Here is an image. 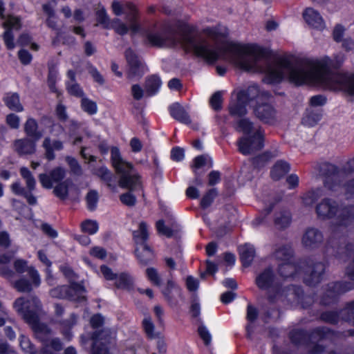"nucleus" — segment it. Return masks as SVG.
I'll list each match as a JSON object with an SVG mask.
<instances>
[{"instance_id": "obj_1", "label": "nucleus", "mask_w": 354, "mask_h": 354, "mask_svg": "<svg viewBox=\"0 0 354 354\" xmlns=\"http://www.w3.org/2000/svg\"><path fill=\"white\" fill-rule=\"evenodd\" d=\"M227 61L248 72L265 73L263 80L267 84H277L287 79L295 85L316 84L354 95V74L332 72L343 63L342 56L304 59L295 62L281 57L271 62L266 51L259 46L227 43Z\"/></svg>"}, {"instance_id": "obj_2", "label": "nucleus", "mask_w": 354, "mask_h": 354, "mask_svg": "<svg viewBox=\"0 0 354 354\" xmlns=\"http://www.w3.org/2000/svg\"><path fill=\"white\" fill-rule=\"evenodd\" d=\"M13 306L17 313L28 324L35 332L36 336L44 342V349L46 351L48 348L55 351H60L63 348V343L58 337H53L47 340L44 336L51 334V329L45 324L39 322V316L42 313V305L40 300L35 296L26 299L19 297L15 300Z\"/></svg>"}, {"instance_id": "obj_3", "label": "nucleus", "mask_w": 354, "mask_h": 354, "mask_svg": "<svg viewBox=\"0 0 354 354\" xmlns=\"http://www.w3.org/2000/svg\"><path fill=\"white\" fill-rule=\"evenodd\" d=\"M315 212L317 218L322 221L335 218L331 226L332 238L328 241V245L332 247L336 243L333 239L338 235L339 231L342 228H347L354 225V205L341 207L337 201L324 198L317 204Z\"/></svg>"}, {"instance_id": "obj_4", "label": "nucleus", "mask_w": 354, "mask_h": 354, "mask_svg": "<svg viewBox=\"0 0 354 354\" xmlns=\"http://www.w3.org/2000/svg\"><path fill=\"white\" fill-rule=\"evenodd\" d=\"M236 129L247 136H243L237 142L239 151L243 155L254 154L264 146V131L248 118H244L236 122Z\"/></svg>"}, {"instance_id": "obj_5", "label": "nucleus", "mask_w": 354, "mask_h": 354, "mask_svg": "<svg viewBox=\"0 0 354 354\" xmlns=\"http://www.w3.org/2000/svg\"><path fill=\"white\" fill-rule=\"evenodd\" d=\"M111 159L115 172L120 176L118 183L120 187L133 190L140 186V175L131 163L121 157L118 147L111 148Z\"/></svg>"}, {"instance_id": "obj_6", "label": "nucleus", "mask_w": 354, "mask_h": 354, "mask_svg": "<svg viewBox=\"0 0 354 354\" xmlns=\"http://www.w3.org/2000/svg\"><path fill=\"white\" fill-rule=\"evenodd\" d=\"M269 96V92L260 90L257 85H251L247 89L238 92L236 99L231 100L228 106L229 113L234 118L243 117L248 113L247 106L250 101L267 99Z\"/></svg>"}, {"instance_id": "obj_7", "label": "nucleus", "mask_w": 354, "mask_h": 354, "mask_svg": "<svg viewBox=\"0 0 354 354\" xmlns=\"http://www.w3.org/2000/svg\"><path fill=\"white\" fill-rule=\"evenodd\" d=\"M274 255L275 259L281 262L279 263L278 272L284 278L292 277L299 272L304 265V261L295 263L292 250L288 245L279 246L276 249Z\"/></svg>"}, {"instance_id": "obj_8", "label": "nucleus", "mask_w": 354, "mask_h": 354, "mask_svg": "<svg viewBox=\"0 0 354 354\" xmlns=\"http://www.w3.org/2000/svg\"><path fill=\"white\" fill-rule=\"evenodd\" d=\"M322 170L326 176L324 186L332 192L337 191L340 187L339 178L344 174L348 175L354 172V158L346 163L342 171H339L334 165L328 163L323 164Z\"/></svg>"}, {"instance_id": "obj_9", "label": "nucleus", "mask_w": 354, "mask_h": 354, "mask_svg": "<svg viewBox=\"0 0 354 354\" xmlns=\"http://www.w3.org/2000/svg\"><path fill=\"white\" fill-rule=\"evenodd\" d=\"M19 172L21 177L26 181L27 189L22 187L19 182L17 181L12 184L11 190L16 195L23 196L26 199L29 205H35L37 204V200L31 192L35 189L36 180L30 171L27 167H21Z\"/></svg>"}, {"instance_id": "obj_10", "label": "nucleus", "mask_w": 354, "mask_h": 354, "mask_svg": "<svg viewBox=\"0 0 354 354\" xmlns=\"http://www.w3.org/2000/svg\"><path fill=\"white\" fill-rule=\"evenodd\" d=\"M334 255L342 262H348L346 268V274L354 281V245L351 243H341L334 250Z\"/></svg>"}, {"instance_id": "obj_11", "label": "nucleus", "mask_w": 354, "mask_h": 354, "mask_svg": "<svg viewBox=\"0 0 354 354\" xmlns=\"http://www.w3.org/2000/svg\"><path fill=\"white\" fill-rule=\"evenodd\" d=\"M271 95L268 98H260L255 100L257 101V105L254 108V113L255 116L264 123H272L277 120V112L276 109L270 104L266 101L268 100Z\"/></svg>"}, {"instance_id": "obj_12", "label": "nucleus", "mask_w": 354, "mask_h": 354, "mask_svg": "<svg viewBox=\"0 0 354 354\" xmlns=\"http://www.w3.org/2000/svg\"><path fill=\"white\" fill-rule=\"evenodd\" d=\"M111 338L109 329L95 331L91 337L93 341L92 354H109L108 344H110Z\"/></svg>"}, {"instance_id": "obj_13", "label": "nucleus", "mask_w": 354, "mask_h": 354, "mask_svg": "<svg viewBox=\"0 0 354 354\" xmlns=\"http://www.w3.org/2000/svg\"><path fill=\"white\" fill-rule=\"evenodd\" d=\"M112 10L113 13L117 15H121L123 13L127 14V21L129 23V28L133 32H137L139 30V25L136 22L137 11L135 6L127 3L124 5L121 4L118 1L112 3Z\"/></svg>"}, {"instance_id": "obj_14", "label": "nucleus", "mask_w": 354, "mask_h": 354, "mask_svg": "<svg viewBox=\"0 0 354 354\" xmlns=\"http://www.w3.org/2000/svg\"><path fill=\"white\" fill-rule=\"evenodd\" d=\"M125 57L128 64L127 75L130 79L140 77L146 71V67L138 56L131 48L125 51Z\"/></svg>"}, {"instance_id": "obj_15", "label": "nucleus", "mask_w": 354, "mask_h": 354, "mask_svg": "<svg viewBox=\"0 0 354 354\" xmlns=\"http://www.w3.org/2000/svg\"><path fill=\"white\" fill-rule=\"evenodd\" d=\"M323 232L316 227H308L301 239L303 246L308 250L318 248L324 242Z\"/></svg>"}, {"instance_id": "obj_16", "label": "nucleus", "mask_w": 354, "mask_h": 354, "mask_svg": "<svg viewBox=\"0 0 354 354\" xmlns=\"http://www.w3.org/2000/svg\"><path fill=\"white\" fill-rule=\"evenodd\" d=\"M325 271V265L322 262H317L310 265L305 271L304 282L308 286H315L319 283L323 277Z\"/></svg>"}, {"instance_id": "obj_17", "label": "nucleus", "mask_w": 354, "mask_h": 354, "mask_svg": "<svg viewBox=\"0 0 354 354\" xmlns=\"http://www.w3.org/2000/svg\"><path fill=\"white\" fill-rule=\"evenodd\" d=\"M66 176L65 169L57 167L52 169L48 174H40L39 180L46 189H51L53 183L61 182Z\"/></svg>"}, {"instance_id": "obj_18", "label": "nucleus", "mask_w": 354, "mask_h": 354, "mask_svg": "<svg viewBox=\"0 0 354 354\" xmlns=\"http://www.w3.org/2000/svg\"><path fill=\"white\" fill-rule=\"evenodd\" d=\"M36 142L28 137L17 139L13 142V150L20 156L32 155L36 152Z\"/></svg>"}, {"instance_id": "obj_19", "label": "nucleus", "mask_w": 354, "mask_h": 354, "mask_svg": "<svg viewBox=\"0 0 354 354\" xmlns=\"http://www.w3.org/2000/svg\"><path fill=\"white\" fill-rule=\"evenodd\" d=\"M44 149V157L49 161L55 158V151H61L64 149V143L59 140H52L50 137H46L41 145Z\"/></svg>"}, {"instance_id": "obj_20", "label": "nucleus", "mask_w": 354, "mask_h": 354, "mask_svg": "<svg viewBox=\"0 0 354 354\" xmlns=\"http://www.w3.org/2000/svg\"><path fill=\"white\" fill-rule=\"evenodd\" d=\"M83 286L79 283H72L70 286H59L51 289L49 292L52 297L57 299L71 298V291L82 292Z\"/></svg>"}, {"instance_id": "obj_21", "label": "nucleus", "mask_w": 354, "mask_h": 354, "mask_svg": "<svg viewBox=\"0 0 354 354\" xmlns=\"http://www.w3.org/2000/svg\"><path fill=\"white\" fill-rule=\"evenodd\" d=\"M303 17L305 21L312 28L322 30L325 28V23L320 14L311 8H306Z\"/></svg>"}, {"instance_id": "obj_22", "label": "nucleus", "mask_w": 354, "mask_h": 354, "mask_svg": "<svg viewBox=\"0 0 354 354\" xmlns=\"http://www.w3.org/2000/svg\"><path fill=\"white\" fill-rule=\"evenodd\" d=\"M353 288V284L350 282L334 283L329 286V289L327 292V296L330 297V299L327 300L324 297L322 302L325 305H328L335 299L337 295L350 290Z\"/></svg>"}, {"instance_id": "obj_23", "label": "nucleus", "mask_w": 354, "mask_h": 354, "mask_svg": "<svg viewBox=\"0 0 354 354\" xmlns=\"http://www.w3.org/2000/svg\"><path fill=\"white\" fill-rule=\"evenodd\" d=\"M163 294L167 301L171 305L177 304V297H182L181 289L173 281L168 280L166 286L162 289Z\"/></svg>"}, {"instance_id": "obj_24", "label": "nucleus", "mask_w": 354, "mask_h": 354, "mask_svg": "<svg viewBox=\"0 0 354 354\" xmlns=\"http://www.w3.org/2000/svg\"><path fill=\"white\" fill-rule=\"evenodd\" d=\"M94 174L104 181L111 190L116 192V178L107 167H101L96 169Z\"/></svg>"}, {"instance_id": "obj_25", "label": "nucleus", "mask_w": 354, "mask_h": 354, "mask_svg": "<svg viewBox=\"0 0 354 354\" xmlns=\"http://www.w3.org/2000/svg\"><path fill=\"white\" fill-rule=\"evenodd\" d=\"M24 131L28 138L38 141L43 136V132L39 130L37 120L32 118H28L24 125Z\"/></svg>"}, {"instance_id": "obj_26", "label": "nucleus", "mask_w": 354, "mask_h": 354, "mask_svg": "<svg viewBox=\"0 0 354 354\" xmlns=\"http://www.w3.org/2000/svg\"><path fill=\"white\" fill-rule=\"evenodd\" d=\"M68 80L66 82V89L71 95L77 97H83L84 91L81 86L77 83L75 80V72L69 70L67 72Z\"/></svg>"}, {"instance_id": "obj_27", "label": "nucleus", "mask_w": 354, "mask_h": 354, "mask_svg": "<svg viewBox=\"0 0 354 354\" xmlns=\"http://www.w3.org/2000/svg\"><path fill=\"white\" fill-rule=\"evenodd\" d=\"M169 113L172 118L180 122L188 124L191 123V119L184 109L178 103H174L169 106Z\"/></svg>"}, {"instance_id": "obj_28", "label": "nucleus", "mask_w": 354, "mask_h": 354, "mask_svg": "<svg viewBox=\"0 0 354 354\" xmlns=\"http://www.w3.org/2000/svg\"><path fill=\"white\" fill-rule=\"evenodd\" d=\"M77 316L72 313L68 319H64L59 322L61 326V333L65 339L70 341L73 337L71 328L77 324Z\"/></svg>"}, {"instance_id": "obj_29", "label": "nucleus", "mask_w": 354, "mask_h": 354, "mask_svg": "<svg viewBox=\"0 0 354 354\" xmlns=\"http://www.w3.org/2000/svg\"><path fill=\"white\" fill-rule=\"evenodd\" d=\"M239 251L243 265L244 266H249L255 256V249L254 246L251 244L245 243L239 246Z\"/></svg>"}, {"instance_id": "obj_30", "label": "nucleus", "mask_w": 354, "mask_h": 354, "mask_svg": "<svg viewBox=\"0 0 354 354\" xmlns=\"http://www.w3.org/2000/svg\"><path fill=\"white\" fill-rule=\"evenodd\" d=\"M273 279V271L268 268L256 277V284L261 289H267L272 285Z\"/></svg>"}, {"instance_id": "obj_31", "label": "nucleus", "mask_w": 354, "mask_h": 354, "mask_svg": "<svg viewBox=\"0 0 354 354\" xmlns=\"http://www.w3.org/2000/svg\"><path fill=\"white\" fill-rule=\"evenodd\" d=\"M290 165L283 160L277 161L272 167L270 176L274 180H278L283 177L290 171Z\"/></svg>"}, {"instance_id": "obj_32", "label": "nucleus", "mask_w": 354, "mask_h": 354, "mask_svg": "<svg viewBox=\"0 0 354 354\" xmlns=\"http://www.w3.org/2000/svg\"><path fill=\"white\" fill-rule=\"evenodd\" d=\"M136 254L140 263L143 266L147 265L153 259V253L147 244L137 246Z\"/></svg>"}, {"instance_id": "obj_33", "label": "nucleus", "mask_w": 354, "mask_h": 354, "mask_svg": "<svg viewBox=\"0 0 354 354\" xmlns=\"http://www.w3.org/2000/svg\"><path fill=\"white\" fill-rule=\"evenodd\" d=\"M161 84V80L156 75H152L147 77L145 88L147 95H155L160 89Z\"/></svg>"}, {"instance_id": "obj_34", "label": "nucleus", "mask_w": 354, "mask_h": 354, "mask_svg": "<svg viewBox=\"0 0 354 354\" xmlns=\"http://www.w3.org/2000/svg\"><path fill=\"white\" fill-rule=\"evenodd\" d=\"M291 223V215L288 210H281L274 214V223L276 227L284 229Z\"/></svg>"}, {"instance_id": "obj_35", "label": "nucleus", "mask_w": 354, "mask_h": 354, "mask_svg": "<svg viewBox=\"0 0 354 354\" xmlns=\"http://www.w3.org/2000/svg\"><path fill=\"white\" fill-rule=\"evenodd\" d=\"M6 105L12 111L21 112L24 110L17 93H8L3 97Z\"/></svg>"}, {"instance_id": "obj_36", "label": "nucleus", "mask_w": 354, "mask_h": 354, "mask_svg": "<svg viewBox=\"0 0 354 354\" xmlns=\"http://www.w3.org/2000/svg\"><path fill=\"white\" fill-rule=\"evenodd\" d=\"M133 236L137 246L146 245V241L148 238L147 224L141 222L139 225V229L133 232Z\"/></svg>"}, {"instance_id": "obj_37", "label": "nucleus", "mask_w": 354, "mask_h": 354, "mask_svg": "<svg viewBox=\"0 0 354 354\" xmlns=\"http://www.w3.org/2000/svg\"><path fill=\"white\" fill-rule=\"evenodd\" d=\"M72 185V182L67 179L57 185L53 189V193L59 199L65 200L67 198L68 195L69 187Z\"/></svg>"}, {"instance_id": "obj_38", "label": "nucleus", "mask_w": 354, "mask_h": 354, "mask_svg": "<svg viewBox=\"0 0 354 354\" xmlns=\"http://www.w3.org/2000/svg\"><path fill=\"white\" fill-rule=\"evenodd\" d=\"M324 195L321 189H315L304 194L302 201L306 206H312L319 198Z\"/></svg>"}, {"instance_id": "obj_39", "label": "nucleus", "mask_w": 354, "mask_h": 354, "mask_svg": "<svg viewBox=\"0 0 354 354\" xmlns=\"http://www.w3.org/2000/svg\"><path fill=\"white\" fill-rule=\"evenodd\" d=\"M147 39L148 42L154 46L161 47L166 44V36L161 32H149L147 33Z\"/></svg>"}, {"instance_id": "obj_40", "label": "nucleus", "mask_w": 354, "mask_h": 354, "mask_svg": "<svg viewBox=\"0 0 354 354\" xmlns=\"http://www.w3.org/2000/svg\"><path fill=\"white\" fill-rule=\"evenodd\" d=\"M115 286L120 289H129L133 285V279L127 273L122 272L119 275L117 274L115 279Z\"/></svg>"}, {"instance_id": "obj_41", "label": "nucleus", "mask_w": 354, "mask_h": 354, "mask_svg": "<svg viewBox=\"0 0 354 354\" xmlns=\"http://www.w3.org/2000/svg\"><path fill=\"white\" fill-rule=\"evenodd\" d=\"M342 319L354 324V300L348 303L346 307L340 311Z\"/></svg>"}, {"instance_id": "obj_42", "label": "nucleus", "mask_w": 354, "mask_h": 354, "mask_svg": "<svg viewBox=\"0 0 354 354\" xmlns=\"http://www.w3.org/2000/svg\"><path fill=\"white\" fill-rule=\"evenodd\" d=\"M81 107L84 111L89 115H94L97 111L96 103L86 97H83L82 98Z\"/></svg>"}, {"instance_id": "obj_43", "label": "nucleus", "mask_w": 354, "mask_h": 354, "mask_svg": "<svg viewBox=\"0 0 354 354\" xmlns=\"http://www.w3.org/2000/svg\"><path fill=\"white\" fill-rule=\"evenodd\" d=\"M97 21L100 24H102L104 28H109L111 24L106 12L104 7L98 6L96 11Z\"/></svg>"}, {"instance_id": "obj_44", "label": "nucleus", "mask_w": 354, "mask_h": 354, "mask_svg": "<svg viewBox=\"0 0 354 354\" xmlns=\"http://www.w3.org/2000/svg\"><path fill=\"white\" fill-rule=\"evenodd\" d=\"M19 345L21 349L26 353L35 354V348L30 339L24 335L19 336Z\"/></svg>"}, {"instance_id": "obj_45", "label": "nucleus", "mask_w": 354, "mask_h": 354, "mask_svg": "<svg viewBox=\"0 0 354 354\" xmlns=\"http://www.w3.org/2000/svg\"><path fill=\"white\" fill-rule=\"evenodd\" d=\"M146 274L148 279L155 286H160L162 284L161 277L154 268H149L146 270Z\"/></svg>"}, {"instance_id": "obj_46", "label": "nucleus", "mask_w": 354, "mask_h": 354, "mask_svg": "<svg viewBox=\"0 0 354 354\" xmlns=\"http://www.w3.org/2000/svg\"><path fill=\"white\" fill-rule=\"evenodd\" d=\"M81 227L83 232L94 234L98 230V223L95 221L86 220L82 223Z\"/></svg>"}, {"instance_id": "obj_47", "label": "nucleus", "mask_w": 354, "mask_h": 354, "mask_svg": "<svg viewBox=\"0 0 354 354\" xmlns=\"http://www.w3.org/2000/svg\"><path fill=\"white\" fill-rule=\"evenodd\" d=\"M217 196L216 189H209L202 198L201 205L203 208L208 207L213 202L214 198Z\"/></svg>"}, {"instance_id": "obj_48", "label": "nucleus", "mask_w": 354, "mask_h": 354, "mask_svg": "<svg viewBox=\"0 0 354 354\" xmlns=\"http://www.w3.org/2000/svg\"><path fill=\"white\" fill-rule=\"evenodd\" d=\"M66 160L68 165H69V167L73 174L78 176L82 175L83 171L82 167L78 163L76 159L70 156H67L66 158Z\"/></svg>"}, {"instance_id": "obj_49", "label": "nucleus", "mask_w": 354, "mask_h": 354, "mask_svg": "<svg viewBox=\"0 0 354 354\" xmlns=\"http://www.w3.org/2000/svg\"><path fill=\"white\" fill-rule=\"evenodd\" d=\"M86 201L87 207L89 210L93 211L96 208L98 201V194L95 190H91L86 194Z\"/></svg>"}, {"instance_id": "obj_50", "label": "nucleus", "mask_w": 354, "mask_h": 354, "mask_svg": "<svg viewBox=\"0 0 354 354\" xmlns=\"http://www.w3.org/2000/svg\"><path fill=\"white\" fill-rule=\"evenodd\" d=\"M14 287L19 292H29L32 290V284L30 281L25 279L21 278L14 283Z\"/></svg>"}, {"instance_id": "obj_51", "label": "nucleus", "mask_w": 354, "mask_h": 354, "mask_svg": "<svg viewBox=\"0 0 354 354\" xmlns=\"http://www.w3.org/2000/svg\"><path fill=\"white\" fill-rule=\"evenodd\" d=\"M142 326L144 328L145 332L146 333L147 335L150 337L153 338L155 337L154 334V324L152 322L151 318L150 316H147L145 317V319L142 321Z\"/></svg>"}, {"instance_id": "obj_52", "label": "nucleus", "mask_w": 354, "mask_h": 354, "mask_svg": "<svg viewBox=\"0 0 354 354\" xmlns=\"http://www.w3.org/2000/svg\"><path fill=\"white\" fill-rule=\"evenodd\" d=\"M222 93L217 91L214 93L209 100V103L212 109L216 111L220 110L222 108Z\"/></svg>"}, {"instance_id": "obj_53", "label": "nucleus", "mask_w": 354, "mask_h": 354, "mask_svg": "<svg viewBox=\"0 0 354 354\" xmlns=\"http://www.w3.org/2000/svg\"><path fill=\"white\" fill-rule=\"evenodd\" d=\"M3 27L6 28V30L19 29L20 28V21L19 19L15 17L9 16L8 17L4 22Z\"/></svg>"}, {"instance_id": "obj_54", "label": "nucleus", "mask_w": 354, "mask_h": 354, "mask_svg": "<svg viewBox=\"0 0 354 354\" xmlns=\"http://www.w3.org/2000/svg\"><path fill=\"white\" fill-rule=\"evenodd\" d=\"M110 27L113 28L115 32L121 35L127 33L129 28L127 25L121 22L118 19L113 20L110 24Z\"/></svg>"}, {"instance_id": "obj_55", "label": "nucleus", "mask_w": 354, "mask_h": 354, "mask_svg": "<svg viewBox=\"0 0 354 354\" xmlns=\"http://www.w3.org/2000/svg\"><path fill=\"white\" fill-rule=\"evenodd\" d=\"M321 318L326 322L337 324L339 320V315L336 312L327 311L322 314Z\"/></svg>"}, {"instance_id": "obj_56", "label": "nucleus", "mask_w": 354, "mask_h": 354, "mask_svg": "<svg viewBox=\"0 0 354 354\" xmlns=\"http://www.w3.org/2000/svg\"><path fill=\"white\" fill-rule=\"evenodd\" d=\"M312 335L314 337H318L320 339H324L330 337L333 333L327 328L319 327L315 329Z\"/></svg>"}, {"instance_id": "obj_57", "label": "nucleus", "mask_w": 354, "mask_h": 354, "mask_svg": "<svg viewBox=\"0 0 354 354\" xmlns=\"http://www.w3.org/2000/svg\"><path fill=\"white\" fill-rule=\"evenodd\" d=\"M13 266L15 271L19 274L28 272V269L30 268L28 266V262L21 259H16L14 261Z\"/></svg>"}, {"instance_id": "obj_58", "label": "nucleus", "mask_w": 354, "mask_h": 354, "mask_svg": "<svg viewBox=\"0 0 354 354\" xmlns=\"http://www.w3.org/2000/svg\"><path fill=\"white\" fill-rule=\"evenodd\" d=\"M28 273L30 278L32 279V283L35 287H38L41 284V278L38 271L33 267H30L28 269Z\"/></svg>"}, {"instance_id": "obj_59", "label": "nucleus", "mask_w": 354, "mask_h": 354, "mask_svg": "<svg viewBox=\"0 0 354 354\" xmlns=\"http://www.w3.org/2000/svg\"><path fill=\"white\" fill-rule=\"evenodd\" d=\"M6 123L10 128L17 129L19 127L20 118L14 113H10L6 117Z\"/></svg>"}, {"instance_id": "obj_60", "label": "nucleus", "mask_w": 354, "mask_h": 354, "mask_svg": "<svg viewBox=\"0 0 354 354\" xmlns=\"http://www.w3.org/2000/svg\"><path fill=\"white\" fill-rule=\"evenodd\" d=\"M198 332L205 344L207 346L209 345L211 342L212 337L206 327L203 325L200 326L198 328Z\"/></svg>"}, {"instance_id": "obj_61", "label": "nucleus", "mask_w": 354, "mask_h": 354, "mask_svg": "<svg viewBox=\"0 0 354 354\" xmlns=\"http://www.w3.org/2000/svg\"><path fill=\"white\" fill-rule=\"evenodd\" d=\"M120 198L123 204L130 207L135 205L136 202L135 196L130 192L122 194Z\"/></svg>"}, {"instance_id": "obj_62", "label": "nucleus", "mask_w": 354, "mask_h": 354, "mask_svg": "<svg viewBox=\"0 0 354 354\" xmlns=\"http://www.w3.org/2000/svg\"><path fill=\"white\" fill-rule=\"evenodd\" d=\"M3 40L6 46L10 50L15 48L14 35L11 30H6L3 33Z\"/></svg>"}, {"instance_id": "obj_63", "label": "nucleus", "mask_w": 354, "mask_h": 354, "mask_svg": "<svg viewBox=\"0 0 354 354\" xmlns=\"http://www.w3.org/2000/svg\"><path fill=\"white\" fill-rule=\"evenodd\" d=\"M57 5L56 0H51L50 2L43 5V10L48 17H55V7Z\"/></svg>"}, {"instance_id": "obj_64", "label": "nucleus", "mask_w": 354, "mask_h": 354, "mask_svg": "<svg viewBox=\"0 0 354 354\" xmlns=\"http://www.w3.org/2000/svg\"><path fill=\"white\" fill-rule=\"evenodd\" d=\"M156 228L159 233L167 237H171L173 235L172 230L169 227L165 226L164 221L162 220L157 221Z\"/></svg>"}]
</instances>
